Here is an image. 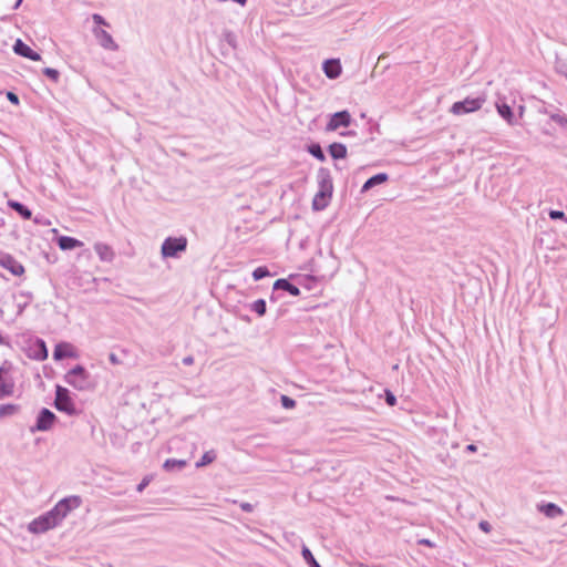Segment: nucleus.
Listing matches in <instances>:
<instances>
[{
  "instance_id": "nucleus-1",
  "label": "nucleus",
  "mask_w": 567,
  "mask_h": 567,
  "mask_svg": "<svg viewBox=\"0 0 567 567\" xmlns=\"http://www.w3.org/2000/svg\"><path fill=\"white\" fill-rule=\"evenodd\" d=\"M81 505L80 496H69L60 502L45 514L37 517L28 525V530L32 534L45 533L58 526L68 514Z\"/></svg>"
},
{
  "instance_id": "nucleus-2",
  "label": "nucleus",
  "mask_w": 567,
  "mask_h": 567,
  "mask_svg": "<svg viewBox=\"0 0 567 567\" xmlns=\"http://www.w3.org/2000/svg\"><path fill=\"white\" fill-rule=\"evenodd\" d=\"M318 192L312 200L313 210H323L330 202L333 192V184L330 171L321 167L317 173Z\"/></svg>"
},
{
  "instance_id": "nucleus-3",
  "label": "nucleus",
  "mask_w": 567,
  "mask_h": 567,
  "mask_svg": "<svg viewBox=\"0 0 567 567\" xmlns=\"http://www.w3.org/2000/svg\"><path fill=\"white\" fill-rule=\"evenodd\" d=\"M485 102L486 95L483 93L474 97L467 96L463 101L453 103L450 111L454 115H464L481 110Z\"/></svg>"
},
{
  "instance_id": "nucleus-4",
  "label": "nucleus",
  "mask_w": 567,
  "mask_h": 567,
  "mask_svg": "<svg viewBox=\"0 0 567 567\" xmlns=\"http://www.w3.org/2000/svg\"><path fill=\"white\" fill-rule=\"evenodd\" d=\"M90 374L84 367L78 364L64 375V381L79 391H84L89 388Z\"/></svg>"
},
{
  "instance_id": "nucleus-5",
  "label": "nucleus",
  "mask_w": 567,
  "mask_h": 567,
  "mask_svg": "<svg viewBox=\"0 0 567 567\" xmlns=\"http://www.w3.org/2000/svg\"><path fill=\"white\" fill-rule=\"evenodd\" d=\"M53 405L56 410L64 412L68 415H74L76 413L70 391L62 385L55 386V399Z\"/></svg>"
},
{
  "instance_id": "nucleus-6",
  "label": "nucleus",
  "mask_w": 567,
  "mask_h": 567,
  "mask_svg": "<svg viewBox=\"0 0 567 567\" xmlns=\"http://www.w3.org/2000/svg\"><path fill=\"white\" fill-rule=\"evenodd\" d=\"M186 248L187 239L185 237H168L163 241L161 252L164 258H174Z\"/></svg>"
},
{
  "instance_id": "nucleus-7",
  "label": "nucleus",
  "mask_w": 567,
  "mask_h": 567,
  "mask_svg": "<svg viewBox=\"0 0 567 567\" xmlns=\"http://www.w3.org/2000/svg\"><path fill=\"white\" fill-rule=\"evenodd\" d=\"M55 421V414L51 410L42 408L37 416L35 424L30 429V431L32 433L49 431L54 425Z\"/></svg>"
},
{
  "instance_id": "nucleus-8",
  "label": "nucleus",
  "mask_w": 567,
  "mask_h": 567,
  "mask_svg": "<svg viewBox=\"0 0 567 567\" xmlns=\"http://www.w3.org/2000/svg\"><path fill=\"white\" fill-rule=\"evenodd\" d=\"M0 267L9 270L14 276L24 274V267L10 254L0 250Z\"/></svg>"
},
{
  "instance_id": "nucleus-9",
  "label": "nucleus",
  "mask_w": 567,
  "mask_h": 567,
  "mask_svg": "<svg viewBox=\"0 0 567 567\" xmlns=\"http://www.w3.org/2000/svg\"><path fill=\"white\" fill-rule=\"evenodd\" d=\"M351 123V115L348 111H340L330 116L326 130L328 132L337 131L339 127H348Z\"/></svg>"
},
{
  "instance_id": "nucleus-10",
  "label": "nucleus",
  "mask_w": 567,
  "mask_h": 567,
  "mask_svg": "<svg viewBox=\"0 0 567 567\" xmlns=\"http://www.w3.org/2000/svg\"><path fill=\"white\" fill-rule=\"evenodd\" d=\"M93 34H94L95 39L97 40L99 44L103 49L110 50V51L118 50L117 43L114 41L112 35L104 29L96 27L93 29Z\"/></svg>"
},
{
  "instance_id": "nucleus-11",
  "label": "nucleus",
  "mask_w": 567,
  "mask_h": 567,
  "mask_svg": "<svg viewBox=\"0 0 567 567\" xmlns=\"http://www.w3.org/2000/svg\"><path fill=\"white\" fill-rule=\"evenodd\" d=\"M14 381L9 375L8 369L4 367L0 368V399L13 394Z\"/></svg>"
},
{
  "instance_id": "nucleus-12",
  "label": "nucleus",
  "mask_w": 567,
  "mask_h": 567,
  "mask_svg": "<svg viewBox=\"0 0 567 567\" xmlns=\"http://www.w3.org/2000/svg\"><path fill=\"white\" fill-rule=\"evenodd\" d=\"M13 51L16 54L30 59L32 61H39L41 55L34 52L28 44H25L22 40L18 39L13 44Z\"/></svg>"
},
{
  "instance_id": "nucleus-13",
  "label": "nucleus",
  "mask_w": 567,
  "mask_h": 567,
  "mask_svg": "<svg viewBox=\"0 0 567 567\" xmlns=\"http://www.w3.org/2000/svg\"><path fill=\"white\" fill-rule=\"evenodd\" d=\"M94 250L97 254L101 261L111 262L115 257V252L111 246L104 243L94 244Z\"/></svg>"
},
{
  "instance_id": "nucleus-14",
  "label": "nucleus",
  "mask_w": 567,
  "mask_h": 567,
  "mask_svg": "<svg viewBox=\"0 0 567 567\" xmlns=\"http://www.w3.org/2000/svg\"><path fill=\"white\" fill-rule=\"evenodd\" d=\"M496 110H497V113L499 114V116L502 118H504L507 122V124H509V125L516 124V117L513 113L512 107L507 103L497 101Z\"/></svg>"
},
{
  "instance_id": "nucleus-15",
  "label": "nucleus",
  "mask_w": 567,
  "mask_h": 567,
  "mask_svg": "<svg viewBox=\"0 0 567 567\" xmlns=\"http://www.w3.org/2000/svg\"><path fill=\"white\" fill-rule=\"evenodd\" d=\"M323 72L329 79H337L341 74V64L337 59H330L323 62Z\"/></svg>"
},
{
  "instance_id": "nucleus-16",
  "label": "nucleus",
  "mask_w": 567,
  "mask_h": 567,
  "mask_svg": "<svg viewBox=\"0 0 567 567\" xmlns=\"http://www.w3.org/2000/svg\"><path fill=\"white\" fill-rule=\"evenodd\" d=\"M274 290L275 291H278V290H281V291H287L289 295L296 297V296H299L300 295V289L292 285L291 282H289L287 279H277L274 284Z\"/></svg>"
},
{
  "instance_id": "nucleus-17",
  "label": "nucleus",
  "mask_w": 567,
  "mask_h": 567,
  "mask_svg": "<svg viewBox=\"0 0 567 567\" xmlns=\"http://www.w3.org/2000/svg\"><path fill=\"white\" fill-rule=\"evenodd\" d=\"M72 355H73L72 346L66 342H61V343L56 344L53 350V359L55 361H60L64 358H70Z\"/></svg>"
},
{
  "instance_id": "nucleus-18",
  "label": "nucleus",
  "mask_w": 567,
  "mask_h": 567,
  "mask_svg": "<svg viewBox=\"0 0 567 567\" xmlns=\"http://www.w3.org/2000/svg\"><path fill=\"white\" fill-rule=\"evenodd\" d=\"M58 246L62 250H72L78 247H82L83 243L70 236H61L58 239Z\"/></svg>"
},
{
  "instance_id": "nucleus-19",
  "label": "nucleus",
  "mask_w": 567,
  "mask_h": 567,
  "mask_svg": "<svg viewBox=\"0 0 567 567\" xmlns=\"http://www.w3.org/2000/svg\"><path fill=\"white\" fill-rule=\"evenodd\" d=\"M538 511L546 517L555 518L563 514V509L554 503L539 504Z\"/></svg>"
},
{
  "instance_id": "nucleus-20",
  "label": "nucleus",
  "mask_w": 567,
  "mask_h": 567,
  "mask_svg": "<svg viewBox=\"0 0 567 567\" xmlns=\"http://www.w3.org/2000/svg\"><path fill=\"white\" fill-rule=\"evenodd\" d=\"M386 181H388V175L385 173H379L365 181V183L363 184V186L361 188V192L365 193V192L370 190L371 188H373L374 186L380 185Z\"/></svg>"
},
{
  "instance_id": "nucleus-21",
  "label": "nucleus",
  "mask_w": 567,
  "mask_h": 567,
  "mask_svg": "<svg viewBox=\"0 0 567 567\" xmlns=\"http://www.w3.org/2000/svg\"><path fill=\"white\" fill-rule=\"evenodd\" d=\"M328 152L333 159H342L347 156V146L342 143H332L329 145Z\"/></svg>"
},
{
  "instance_id": "nucleus-22",
  "label": "nucleus",
  "mask_w": 567,
  "mask_h": 567,
  "mask_svg": "<svg viewBox=\"0 0 567 567\" xmlns=\"http://www.w3.org/2000/svg\"><path fill=\"white\" fill-rule=\"evenodd\" d=\"M8 205L10 208H12L14 212H17L23 219H30L32 216L31 210L24 206L22 203L17 200H9Z\"/></svg>"
},
{
  "instance_id": "nucleus-23",
  "label": "nucleus",
  "mask_w": 567,
  "mask_h": 567,
  "mask_svg": "<svg viewBox=\"0 0 567 567\" xmlns=\"http://www.w3.org/2000/svg\"><path fill=\"white\" fill-rule=\"evenodd\" d=\"M33 358L39 361L45 360L48 358V349L45 342L42 339H38L35 341Z\"/></svg>"
},
{
  "instance_id": "nucleus-24",
  "label": "nucleus",
  "mask_w": 567,
  "mask_h": 567,
  "mask_svg": "<svg viewBox=\"0 0 567 567\" xmlns=\"http://www.w3.org/2000/svg\"><path fill=\"white\" fill-rule=\"evenodd\" d=\"M187 462L185 460H176V458H168L164 462L163 467L166 471H181L186 466Z\"/></svg>"
},
{
  "instance_id": "nucleus-25",
  "label": "nucleus",
  "mask_w": 567,
  "mask_h": 567,
  "mask_svg": "<svg viewBox=\"0 0 567 567\" xmlns=\"http://www.w3.org/2000/svg\"><path fill=\"white\" fill-rule=\"evenodd\" d=\"M545 114H548L550 120L560 125L561 127L567 126V116L560 112H549L547 109L543 111Z\"/></svg>"
},
{
  "instance_id": "nucleus-26",
  "label": "nucleus",
  "mask_w": 567,
  "mask_h": 567,
  "mask_svg": "<svg viewBox=\"0 0 567 567\" xmlns=\"http://www.w3.org/2000/svg\"><path fill=\"white\" fill-rule=\"evenodd\" d=\"M216 452L214 450L207 451L203 454L200 460L196 463V467H203L216 460Z\"/></svg>"
},
{
  "instance_id": "nucleus-27",
  "label": "nucleus",
  "mask_w": 567,
  "mask_h": 567,
  "mask_svg": "<svg viewBox=\"0 0 567 567\" xmlns=\"http://www.w3.org/2000/svg\"><path fill=\"white\" fill-rule=\"evenodd\" d=\"M308 152L320 162L326 161V155L318 143H312L308 146Z\"/></svg>"
},
{
  "instance_id": "nucleus-28",
  "label": "nucleus",
  "mask_w": 567,
  "mask_h": 567,
  "mask_svg": "<svg viewBox=\"0 0 567 567\" xmlns=\"http://www.w3.org/2000/svg\"><path fill=\"white\" fill-rule=\"evenodd\" d=\"M19 411V406L16 404H2L0 405V417H7L16 414Z\"/></svg>"
},
{
  "instance_id": "nucleus-29",
  "label": "nucleus",
  "mask_w": 567,
  "mask_h": 567,
  "mask_svg": "<svg viewBox=\"0 0 567 567\" xmlns=\"http://www.w3.org/2000/svg\"><path fill=\"white\" fill-rule=\"evenodd\" d=\"M250 309L255 311L259 317H262L267 310L266 301L264 299H257L251 303Z\"/></svg>"
},
{
  "instance_id": "nucleus-30",
  "label": "nucleus",
  "mask_w": 567,
  "mask_h": 567,
  "mask_svg": "<svg viewBox=\"0 0 567 567\" xmlns=\"http://www.w3.org/2000/svg\"><path fill=\"white\" fill-rule=\"evenodd\" d=\"M302 557L303 559L306 560V563L310 566V567H320V565L318 564V561L315 559L312 553L310 551V549L307 547V546H303L302 547Z\"/></svg>"
},
{
  "instance_id": "nucleus-31",
  "label": "nucleus",
  "mask_w": 567,
  "mask_h": 567,
  "mask_svg": "<svg viewBox=\"0 0 567 567\" xmlns=\"http://www.w3.org/2000/svg\"><path fill=\"white\" fill-rule=\"evenodd\" d=\"M269 275H270V272L267 267H258L252 271V278L256 281L261 280L262 278H265Z\"/></svg>"
},
{
  "instance_id": "nucleus-32",
  "label": "nucleus",
  "mask_w": 567,
  "mask_h": 567,
  "mask_svg": "<svg viewBox=\"0 0 567 567\" xmlns=\"http://www.w3.org/2000/svg\"><path fill=\"white\" fill-rule=\"evenodd\" d=\"M43 74L45 76H48L49 79H51L53 82H58L59 78H60V73L58 70L55 69H52V68H45L43 69Z\"/></svg>"
},
{
  "instance_id": "nucleus-33",
  "label": "nucleus",
  "mask_w": 567,
  "mask_h": 567,
  "mask_svg": "<svg viewBox=\"0 0 567 567\" xmlns=\"http://www.w3.org/2000/svg\"><path fill=\"white\" fill-rule=\"evenodd\" d=\"M280 402L285 409H292L296 406V401L288 395H281Z\"/></svg>"
},
{
  "instance_id": "nucleus-34",
  "label": "nucleus",
  "mask_w": 567,
  "mask_h": 567,
  "mask_svg": "<svg viewBox=\"0 0 567 567\" xmlns=\"http://www.w3.org/2000/svg\"><path fill=\"white\" fill-rule=\"evenodd\" d=\"M548 215H549V218L554 219V220H556V219H564L565 220V218H566L565 213L561 212V210L551 209V210H549Z\"/></svg>"
},
{
  "instance_id": "nucleus-35",
  "label": "nucleus",
  "mask_w": 567,
  "mask_h": 567,
  "mask_svg": "<svg viewBox=\"0 0 567 567\" xmlns=\"http://www.w3.org/2000/svg\"><path fill=\"white\" fill-rule=\"evenodd\" d=\"M92 20L96 25L110 27V24L106 22V20L101 14L94 13L92 16Z\"/></svg>"
},
{
  "instance_id": "nucleus-36",
  "label": "nucleus",
  "mask_w": 567,
  "mask_h": 567,
  "mask_svg": "<svg viewBox=\"0 0 567 567\" xmlns=\"http://www.w3.org/2000/svg\"><path fill=\"white\" fill-rule=\"evenodd\" d=\"M556 70L558 73H560L567 78V62L566 61H557Z\"/></svg>"
},
{
  "instance_id": "nucleus-37",
  "label": "nucleus",
  "mask_w": 567,
  "mask_h": 567,
  "mask_svg": "<svg viewBox=\"0 0 567 567\" xmlns=\"http://www.w3.org/2000/svg\"><path fill=\"white\" fill-rule=\"evenodd\" d=\"M385 402H386V403H388V405H390V406L395 405V403H396V398H395V395H394L392 392H390V391H385Z\"/></svg>"
},
{
  "instance_id": "nucleus-38",
  "label": "nucleus",
  "mask_w": 567,
  "mask_h": 567,
  "mask_svg": "<svg viewBox=\"0 0 567 567\" xmlns=\"http://www.w3.org/2000/svg\"><path fill=\"white\" fill-rule=\"evenodd\" d=\"M225 40L230 47H236V37L231 32L225 33Z\"/></svg>"
},
{
  "instance_id": "nucleus-39",
  "label": "nucleus",
  "mask_w": 567,
  "mask_h": 567,
  "mask_svg": "<svg viewBox=\"0 0 567 567\" xmlns=\"http://www.w3.org/2000/svg\"><path fill=\"white\" fill-rule=\"evenodd\" d=\"M478 526L485 533H489L491 529H492V526H491V524L487 520L480 522Z\"/></svg>"
},
{
  "instance_id": "nucleus-40",
  "label": "nucleus",
  "mask_w": 567,
  "mask_h": 567,
  "mask_svg": "<svg viewBox=\"0 0 567 567\" xmlns=\"http://www.w3.org/2000/svg\"><path fill=\"white\" fill-rule=\"evenodd\" d=\"M7 97L8 100L13 103V104H19V97L17 94H14L13 92H8L7 93Z\"/></svg>"
},
{
  "instance_id": "nucleus-41",
  "label": "nucleus",
  "mask_w": 567,
  "mask_h": 567,
  "mask_svg": "<svg viewBox=\"0 0 567 567\" xmlns=\"http://www.w3.org/2000/svg\"><path fill=\"white\" fill-rule=\"evenodd\" d=\"M240 508L246 513H250L254 511V506L247 502L240 503Z\"/></svg>"
},
{
  "instance_id": "nucleus-42",
  "label": "nucleus",
  "mask_w": 567,
  "mask_h": 567,
  "mask_svg": "<svg viewBox=\"0 0 567 567\" xmlns=\"http://www.w3.org/2000/svg\"><path fill=\"white\" fill-rule=\"evenodd\" d=\"M150 483L148 478H144L136 487L137 492H142Z\"/></svg>"
},
{
  "instance_id": "nucleus-43",
  "label": "nucleus",
  "mask_w": 567,
  "mask_h": 567,
  "mask_svg": "<svg viewBox=\"0 0 567 567\" xmlns=\"http://www.w3.org/2000/svg\"><path fill=\"white\" fill-rule=\"evenodd\" d=\"M183 363L185 365H192L194 363V358L192 355H187L183 359Z\"/></svg>"
},
{
  "instance_id": "nucleus-44",
  "label": "nucleus",
  "mask_w": 567,
  "mask_h": 567,
  "mask_svg": "<svg viewBox=\"0 0 567 567\" xmlns=\"http://www.w3.org/2000/svg\"><path fill=\"white\" fill-rule=\"evenodd\" d=\"M109 359H110V362L113 363V364H118L120 363V360H118L117 355L114 354V353H111L109 355Z\"/></svg>"
},
{
  "instance_id": "nucleus-45",
  "label": "nucleus",
  "mask_w": 567,
  "mask_h": 567,
  "mask_svg": "<svg viewBox=\"0 0 567 567\" xmlns=\"http://www.w3.org/2000/svg\"><path fill=\"white\" fill-rule=\"evenodd\" d=\"M0 344L10 347V341L0 333Z\"/></svg>"
},
{
  "instance_id": "nucleus-46",
  "label": "nucleus",
  "mask_w": 567,
  "mask_h": 567,
  "mask_svg": "<svg viewBox=\"0 0 567 567\" xmlns=\"http://www.w3.org/2000/svg\"><path fill=\"white\" fill-rule=\"evenodd\" d=\"M419 544H421V545H425V546H429V547H432V546H433V543H432L430 539H425V538L420 539V540H419Z\"/></svg>"
},
{
  "instance_id": "nucleus-47",
  "label": "nucleus",
  "mask_w": 567,
  "mask_h": 567,
  "mask_svg": "<svg viewBox=\"0 0 567 567\" xmlns=\"http://www.w3.org/2000/svg\"><path fill=\"white\" fill-rule=\"evenodd\" d=\"M466 450H467L468 452H476L477 446H476L475 444H468V445L466 446Z\"/></svg>"
},
{
  "instance_id": "nucleus-48",
  "label": "nucleus",
  "mask_w": 567,
  "mask_h": 567,
  "mask_svg": "<svg viewBox=\"0 0 567 567\" xmlns=\"http://www.w3.org/2000/svg\"><path fill=\"white\" fill-rule=\"evenodd\" d=\"M341 135L342 136L354 135V132L353 131H348V132L341 133Z\"/></svg>"
},
{
  "instance_id": "nucleus-49",
  "label": "nucleus",
  "mask_w": 567,
  "mask_h": 567,
  "mask_svg": "<svg viewBox=\"0 0 567 567\" xmlns=\"http://www.w3.org/2000/svg\"><path fill=\"white\" fill-rule=\"evenodd\" d=\"M23 0H17V2L13 6V9H18Z\"/></svg>"
},
{
  "instance_id": "nucleus-50",
  "label": "nucleus",
  "mask_w": 567,
  "mask_h": 567,
  "mask_svg": "<svg viewBox=\"0 0 567 567\" xmlns=\"http://www.w3.org/2000/svg\"><path fill=\"white\" fill-rule=\"evenodd\" d=\"M543 133L547 135H551L550 128H543Z\"/></svg>"
},
{
  "instance_id": "nucleus-51",
  "label": "nucleus",
  "mask_w": 567,
  "mask_h": 567,
  "mask_svg": "<svg viewBox=\"0 0 567 567\" xmlns=\"http://www.w3.org/2000/svg\"><path fill=\"white\" fill-rule=\"evenodd\" d=\"M523 113H524V106H523V105H520V106H519V116H523Z\"/></svg>"
},
{
  "instance_id": "nucleus-52",
  "label": "nucleus",
  "mask_w": 567,
  "mask_h": 567,
  "mask_svg": "<svg viewBox=\"0 0 567 567\" xmlns=\"http://www.w3.org/2000/svg\"><path fill=\"white\" fill-rule=\"evenodd\" d=\"M565 221L567 223V216H566V218H565Z\"/></svg>"
}]
</instances>
